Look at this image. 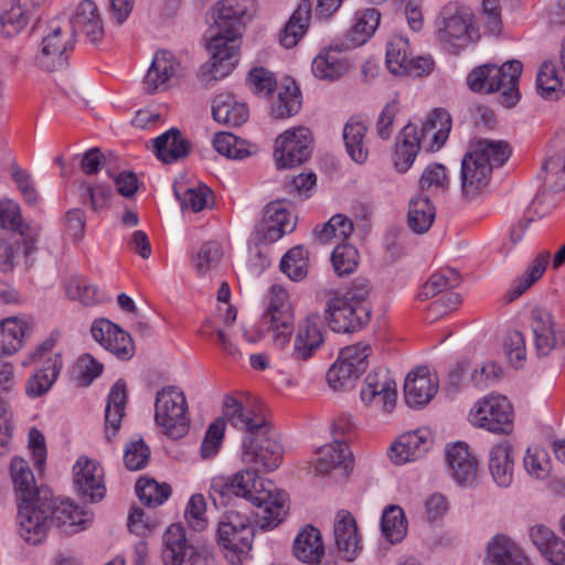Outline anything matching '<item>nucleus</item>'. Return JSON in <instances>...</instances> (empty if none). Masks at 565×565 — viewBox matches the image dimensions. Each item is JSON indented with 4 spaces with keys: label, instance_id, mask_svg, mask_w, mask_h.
Returning a JSON list of instances; mask_svg holds the SVG:
<instances>
[{
    "label": "nucleus",
    "instance_id": "obj_1",
    "mask_svg": "<svg viewBox=\"0 0 565 565\" xmlns=\"http://www.w3.org/2000/svg\"><path fill=\"white\" fill-rule=\"evenodd\" d=\"M249 6L250 0H221L212 8L213 24L206 44L211 58L201 67L203 76L217 81L236 66Z\"/></svg>",
    "mask_w": 565,
    "mask_h": 565
},
{
    "label": "nucleus",
    "instance_id": "obj_2",
    "mask_svg": "<svg viewBox=\"0 0 565 565\" xmlns=\"http://www.w3.org/2000/svg\"><path fill=\"white\" fill-rule=\"evenodd\" d=\"M209 495L214 505L227 504L231 495L242 497L263 510L258 524L270 530L280 524L287 513V493L268 479L259 478L254 470L246 469L232 477H215L211 481Z\"/></svg>",
    "mask_w": 565,
    "mask_h": 565
},
{
    "label": "nucleus",
    "instance_id": "obj_3",
    "mask_svg": "<svg viewBox=\"0 0 565 565\" xmlns=\"http://www.w3.org/2000/svg\"><path fill=\"white\" fill-rule=\"evenodd\" d=\"M223 415L235 428L246 436L243 441V458L248 463L260 465L265 470L278 468L281 461V446L269 437L265 417L249 403L243 404L226 396L223 402Z\"/></svg>",
    "mask_w": 565,
    "mask_h": 565
},
{
    "label": "nucleus",
    "instance_id": "obj_4",
    "mask_svg": "<svg viewBox=\"0 0 565 565\" xmlns=\"http://www.w3.org/2000/svg\"><path fill=\"white\" fill-rule=\"evenodd\" d=\"M511 150L504 141L479 139L470 145L461 160V191L468 199L481 194L488 186L494 168L501 167Z\"/></svg>",
    "mask_w": 565,
    "mask_h": 565
},
{
    "label": "nucleus",
    "instance_id": "obj_5",
    "mask_svg": "<svg viewBox=\"0 0 565 565\" xmlns=\"http://www.w3.org/2000/svg\"><path fill=\"white\" fill-rule=\"evenodd\" d=\"M369 286L364 280H355L344 292H335L327 302L324 319L338 333L360 331L371 320Z\"/></svg>",
    "mask_w": 565,
    "mask_h": 565
},
{
    "label": "nucleus",
    "instance_id": "obj_6",
    "mask_svg": "<svg viewBox=\"0 0 565 565\" xmlns=\"http://www.w3.org/2000/svg\"><path fill=\"white\" fill-rule=\"evenodd\" d=\"M523 65L518 60H511L501 66L497 64H483L475 67L467 76L468 87L476 93L491 94L501 92L500 103L504 107H513L520 99L518 88Z\"/></svg>",
    "mask_w": 565,
    "mask_h": 565
},
{
    "label": "nucleus",
    "instance_id": "obj_7",
    "mask_svg": "<svg viewBox=\"0 0 565 565\" xmlns=\"http://www.w3.org/2000/svg\"><path fill=\"white\" fill-rule=\"evenodd\" d=\"M254 536L250 518L238 510H227L217 523L216 542L232 565H241L249 556Z\"/></svg>",
    "mask_w": 565,
    "mask_h": 565
},
{
    "label": "nucleus",
    "instance_id": "obj_8",
    "mask_svg": "<svg viewBox=\"0 0 565 565\" xmlns=\"http://www.w3.org/2000/svg\"><path fill=\"white\" fill-rule=\"evenodd\" d=\"M435 28L438 42L450 49L465 47L479 38L473 13L457 1H450L441 8Z\"/></svg>",
    "mask_w": 565,
    "mask_h": 565
},
{
    "label": "nucleus",
    "instance_id": "obj_9",
    "mask_svg": "<svg viewBox=\"0 0 565 565\" xmlns=\"http://www.w3.org/2000/svg\"><path fill=\"white\" fill-rule=\"evenodd\" d=\"M154 420L173 439L183 437L190 427L188 403L182 390L168 385L158 391L154 402Z\"/></svg>",
    "mask_w": 565,
    "mask_h": 565
},
{
    "label": "nucleus",
    "instance_id": "obj_10",
    "mask_svg": "<svg viewBox=\"0 0 565 565\" xmlns=\"http://www.w3.org/2000/svg\"><path fill=\"white\" fill-rule=\"evenodd\" d=\"M513 418V407L508 398L493 394L476 402L469 414V420L473 426L499 435L512 433Z\"/></svg>",
    "mask_w": 565,
    "mask_h": 565
},
{
    "label": "nucleus",
    "instance_id": "obj_11",
    "mask_svg": "<svg viewBox=\"0 0 565 565\" xmlns=\"http://www.w3.org/2000/svg\"><path fill=\"white\" fill-rule=\"evenodd\" d=\"M262 323L273 330L277 347L284 348L289 342L294 331V312L288 292L280 285H273L266 295Z\"/></svg>",
    "mask_w": 565,
    "mask_h": 565
},
{
    "label": "nucleus",
    "instance_id": "obj_12",
    "mask_svg": "<svg viewBox=\"0 0 565 565\" xmlns=\"http://www.w3.org/2000/svg\"><path fill=\"white\" fill-rule=\"evenodd\" d=\"M73 50V32L66 24L62 26L58 21H52L34 58L35 65L45 72L60 71L67 65L68 55Z\"/></svg>",
    "mask_w": 565,
    "mask_h": 565
},
{
    "label": "nucleus",
    "instance_id": "obj_13",
    "mask_svg": "<svg viewBox=\"0 0 565 565\" xmlns=\"http://www.w3.org/2000/svg\"><path fill=\"white\" fill-rule=\"evenodd\" d=\"M313 138L309 128L287 129L275 140L274 159L278 169H291L305 163L312 153Z\"/></svg>",
    "mask_w": 565,
    "mask_h": 565
},
{
    "label": "nucleus",
    "instance_id": "obj_14",
    "mask_svg": "<svg viewBox=\"0 0 565 565\" xmlns=\"http://www.w3.org/2000/svg\"><path fill=\"white\" fill-rule=\"evenodd\" d=\"M18 521L22 540L32 545L42 543L52 525L47 497L20 503Z\"/></svg>",
    "mask_w": 565,
    "mask_h": 565
},
{
    "label": "nucleus",
    "instance_id": "obj_15",
    "mask_svg": "<svg viewBox=\"0 0 565 565\" xmlns=\"http://www.w3.org/2000/svg\"><path fill=\"white\" fill-rule=\"evenodd\" d=\"M161 558L163 565H195L201 554L192 545L180 524H171L162 536Z\"/></svg>",
    "mask_w": 565,
    "mask_h": 565
},
{
    "label": "nucleus",
    "instance_id": "obj_16",
    "mask_svg": "<svg viewBox=\"0 0 565 565\" xmlns=\"http://www.w3.org/2000/svg\"><path fill=\"white\" fill-rule=\"evenodd\" d=\"M531 329L537 355L546 356L555 349L565 348V330L556 327L546 309H532Z\"/></svg>",
    "mask_w": 565,
    "mask_h": 565
},
{
    "label": "nucleus",
    "instance_id": "obj_17",
    "mask_svg": "<svg viewBox=\"0 0 565 565\" xmlns=\"http://www.w3.org/2000/svg\"><path fill=\"white\" fill-rule=\"evenodd\" d=\"M77 493L89 502L100 501L106 494L104 469L99 462L79 457L73 467Z\"/></svg>",
    "mask_w": 565,
    "mask_h": 565
},
{
    "label": "nucleus",
    "instance_id": "obj_18",
    "mask_svg": "<svg viewBox=\"0 0 565 565\" xmlns=\"http://www.w3.org/2000/svg\"><path fill=\"white\" fill-rule=\"evenodd\" d=\"M182 75V68L173 53L167 50L158 51L142 81L143 89L154 94L169 88L174 79Z\"/></svg>",
    "mask_w": 565,
    "mask_h": 565
},
{
    "label": "nucleus",
    "instance_id": "obj_19",
    "mask_svg": "<svg viewBox=\"0 0 565 565\" xmlns=\"http://www.w3.org/2000/svg\"><path fill=\"white\" fill-rule=\"evenodd\" d=\"M396 384L386 371L371 372L361 390V399L385 413L392 412L396 404Z\"/></svg>",
    "mask_w": 565,
    "mask_h": 565
},
{
    "label": "nucleus",
    "instance_id": "obj_20",
    "mask_svg": "<svg viewBox=\"0 0 565 565\" xmlns=\"http://www.w3.org/2000/svg\"><path fill=\"white\" fill-rule=\"evenodd\" d=\"M352 452L348 444L335 439L334 443L319 448L315 468L319 475L334 473L337 479H345L352 470Z\"/></svg>",
    "mask_w": 565,
    "mask_h": 565
},
{
    "label": "nucleus",
    "instance_id": "obj_21",
    "mask_svg": "<svg viewBox=\"0 0 565 565\" xmlns=\"http://www.w3.org/2000/svg\"><path fill=\"white\" fill-rule=\"evenodd\" d=\"M433 447V438L426 429L406 433L390 448V458L396 465H403L422 458Z\"/></svg>",
    "mask_w": 565,
    "mask_h": 565
},
{
    "label": "nucleus",
    "instance_id": "obj_22",
    "mask_svg": "<svg viewBox=\"0 0 565 565\" xmlns=\"http://www.w3.org/2000/svg\"><path fill=\"white\" fill-rule=\"evenodd\" d=\"M451 129V117L443 108L435 109L427 119L417 127L419 147L427 151L439 150L448 139Z\"/></svg>",
    "mask_w": 565,
    "mask_h": 565
},
{
    "label": "nucleus",
    "instance_id": "obj_23",
    "mask_svg": "<svg viewBox=\"0 0 565 565\" xmlns=\"http://www.w3.org/2000/svg\"><path fill=\"white\" fill-rule=\"evenodd\" d=\"M295 224L290 222V214L281 201L268 203L264 209L262 221L256 226V232L265 243H274L286 233L291 232Z\"/></svg>",
    "mask_w": 565,
    "mask_h": 565
},
{
    "label": "nucleus",
    "instance_id": "obj_24",
    "mask_svg": "<svg viewBox=\"0 0 565 565\" xmlns=\"http://www.w3.org/2000/svg\"><path fill=\"white\" fill-rule=\"evenodd\" d=\"M438 390L437 377L428 367L419 366L408 373L404 383L405 401L411 407H422L429 403Z\"/></svg>",
    "mask_w": 565,
    "mask_h": 565
},
{
    "label": "nucleus",
    "instance_id": "obj_25",
    "mask_svg": "<svg viewBox=\"0 0 565 565\" xmlns=\"http://www.w3.org/2000/svg\"><path fill=\"white\" fill-rule=\"evenodd\" d=\"M334 544L347 561H353L361 552V540L354 516L345 510L337 513L333 525Z\"/></svg>",
    "mask_w": 565,
    "mask_h": 565
},
{
    "label": "nucleus",
    "instance_id": "obj_26",
    "mask_svg": "<svg viewBox=\"0 0 565 565\" xmlns=\"http://www.w3.org/2000/svg\"><path fill=\"white\" fill-rule=\"evenodd\" d=\"M321 318L318 313H311L299 324L294 342L292 358L299 361L310 359L323 343Z\"/></svg>",
    "mask_w": 565,
    "mask_h": 565
},
{
    "label": "nucleus",
    "instance_id": "obj_27",
    "mask_svg": "<svg viewBox=\"0 0 565 565\" xmlns=\"http://www.w3.org/2000/svg\"><path fill=\"white\" fill-rule=\"evenodd\" d=\"M446 460L454 479L460 486H471L477 478V460L468 446L457 443L446 449Z\"/></svg>",
    "mask_w": 565,
    "mask_h": 565
},
{
    "label": "nucleus",
    "instance_id": "obj_28",
    "mask_svg": "<svg viewBox=\"0 0 565 565\" xmlns=\"http://www.w3.org/2000/svg\"><path fill=\"white\" fill-rule=\"evenodd\" d=\"M73 32H82L90 42H99L104 38V25L100 13L93 0H83L77 6L72 26L68 28Z\"/></svg>",
    "mask_w": 565,
    "mask_h": 565
},
{
    "label": "nucleus",
    "instance_id": "obj_29",
    "mask_svg": "<svg viewBox=\"0 0 565 565\" xmlns=\"http://www.w3.org/2000/svg\"><path fill=\"white\" fill-rule=\"evenodd\" d=\"M486 565L532 564L516 543L505 535H497L488 543Z\"/></svg>",
    "mask_w": 565,
    "mask_h": 565
},
{
    "label": "nucleus",
    "instance_id": "obj_30",
    "mask_svg": "<svg viewBox=\"0 0 565 565\" xmlns=\"http://www.w3.org/2000/svg\"><path fill=\"white\" fill-rule=\"evenodd\" d=\"M10 473L15 495L20 503L34 501L38 500V498H46V494H41L34 475L26 460L14 457L10 463Z\"/></svg>",
    "mask_w": 565,
    "mask_h": 565
},
{
    "label": "nucleus",
    "instance_id": "obj_31",
    "mask_svg": "<svg viewBox=\"0 0 565 565\" xmlns=\"http://www.w3.org/2000/svg\"><path fill=\"white\" fill-rule=\"evenodd\" d=\"M530 537L552 565H565V541L550 527L536 524L530 529Z\"/></svg>",
    "mask_w": 565,
    "mask_h": 565
},
{
    "label": "nucleus",
    "instance_id": "obj_32",
    "mask_svg": "<svg viewBox=\"0 0 565 565\" xmlns=\"http://www.w3.org/2000/svg\"><path fill=\"white\" fill-rule=\"evenodd\" d=\"M153 152L163 163H173L185 158L190 152V142L177 128H171L152 140Z\"/></svg>",
    "mask_w": 565,
    "mask_h": 565
},
{
    "label": "nucleus",
    "instance_id": "obj_33",
    "mask_svg": "<svg viewBox=\"0 0 565 565\" xmlns=\"http://www.w3.org/2000/svg\"><path fill=\"white\" fill-rule=\"evenodd\" d=\"M348 71L349 63L342 52L332 46L321 50L312 61V73L322 81H337Z\"/></svg>",
    "mask_w": 565,
    "mask_h": 565
},
{
    "label": "nucleus",
    "instance_id": "obj_34",
    "mask_svg": "<svg viewBox=\"0 0 565 565\" xmlns=\"http://www.w3.org/2000/svg\"><path fill=\"white\" fill-rule=\"evenodd\" d=\"M32 330V323L25 319L11 317L0 322V356L18 352L25 337Z\"/></svg>",
    "mask_w": 565,
    "mask_h": 565
},
{
    "label": "nucleus",
    "instance_id": "obj_35",
    "mask_svg": "<svg viewBox=\"0 0 565 565\" xmlns=\"http://www.w3.org/2000/svg\"><path fill=\"white\" fill-rule=\"evenodd\" d=\"M294 554L303 563L318 564L324 554L320 531L312 525H306L294 541Z\"/></svg>",
    "mask_w": 565,
    "mask_h": 565
},
{
    "label": "nucleus",
    "instance_id": "obj_36",
    "mask_svg": "<svg viewBox=\"0 0 565 565\" xmlns=\"http://www.w3.org/2000/svg\"><path fill=\"white\" fill-rule=\"evenodd\" d=\"M513 449L508 441L500 443L491 448L489 470L494 482L508 488L513 480Z\"/></svg>",
    "mask_w": 565,
    "mask_h": 565
},
{
    "label": "nucleus",
    "instance_id": "obj_37",
    "mask_svg": "<svg viewBox=\"0 0 565 565\" xmlns=\"http://www.w3.org/2000/svg\"><path fill=\"white\" fill-rule=\"evenodd\" d=\"M126 403V383L122 380H118L109 392L105 408L106 437L108 440L116 436L120 428L121 419L125 415Z\"/></svg>",
    "mask_w": 565,
    "mask_h": 565
},
{
    "label": "nucleus",
    "instance_id": "obj_38",
    "mask_svg": "<svg viewBox=\"0 0 565 565\" xmlns=\"http://www.w3.org/2000/svg\"><path fill=\"white\" fill-rule=\"evenodd\" d=\"M212 115L214 120L230 127H237L248 119V108L233 96L220 94L213 100Z\"/></svg>",
    "mask_w": 565,
    "mask_h": 565
},
{
    "label": "nucleus",
    "instance_id": "obj_39",
    "mask_svg": "<svg viewBox=\"0 0 565 565\" xmlns=\"http://www.w3.org/2000/svg\"><path fill=\"white\" fill-rule=\"evenodd\" d=\"M50 507L51 524H55L64 532H76L84 524L85 512L70 500H62L58 503L47 498Z\"/></svg>",
    "mask_w": 565,
    "mask_h": 565
},
{
    "label": "nucleus",
    "instance_id": "obj_40",
    "mask_svg": "<svg viewBox=\"0 0 565 565\" xmlns=\"http://www.w3.org/2000/svg\"><path fill=\"white\" fill-rule=\"evenodd\" d=\"M310 19L311 2L310 0H302L289 18L280 34L281 45L286 49L296 46L300 39L306 34Z\"/></svg>",
    "mask_w": 565,
    "mask_h": 565
},
{
    "label": "nucleus",
    "instance_id": "obj_41",
    "mask_svg": "<svg viewBox=\"0 0 565 565\" xmlns=\"http://www.w3.org/2000/svg\"><path fill=\"white\" fill-rule=\"evenodd\" d=\"M436 209L427 196L417 195L409 201L407 224L416 234H424L431 227Z\"/></svg>",
    "mask_w": 565,
    "mask_h": 565
},
{
    "label": "nucleus",
    "instance_id": "obj_42",
    "mask_svg": "<svg viewBox=\"0 0 565 565\" xmlns=\"http://www.w3.org/2000/svg\"><path fill=\"white\" fill-rule=\"evenodd\" d=\"M62 366L61 354L54 353V358H49L45 365H42L29 380L26 385L28 394L34 397L45 394L56 381Z\"/></svg>",
    "mask_w": 565,
    "mask_h": 565
},
{
    "label": "nucleus",
    "instance_id": "obj_43",
    "mask_svg": "<svg viewBox=\"0 0 565 565\" xmlns=\"http://www.w3.org/2000/svg\"><path fill=\"white\" fill-rule=\"evenodd\" d=\"M417 126L406 125L401 134V141L396 143L394 166L398 172H405L414 162L420 147L417 139Z\"/></svg>",
    "mask_w": 565,
    "mask_h": 565
},
{
    "label": "nucleus",
    "instance_id": "obj_44",
    "mask_svg": "<svg viewBox=\"0 0 565 565\" xmlns=\"http://www.w3.org/2000/svg\"><path fill=\"white\" fill-rule=\"evenodd\" d=\"M550 257L551 255L546 250L536 255V257L529 265L527 269L524 271L523 276L518 278L509 289L507 294L509 301H513L520 297L543 276L547 268Z\"/></svg>",
    "mask_w": 565,
    "mask_h": 565
},
{
    "label": "nucleus",
    "instance_id": "obj_45",
    "mask_svg": "<svg viewBox=\"0 0 565 565\" xmlns=\"http://www.w3.org/2000/svg\"><path fill=\"white\" fill-rule=\"evenodd\" d=\"M301 108V93L295 82L279 87L278 96L270 106L273 117L277 119L296 115Z\"/></svg>",
    "mask_w": 565,
    "mask_h": 565
},
{
    "label": "nucleus",
    "instance_id": "obj_46",
    "mask_svg": "<svg viewBox=\"0 0 565 565\" xmlns=\"http://www.w3.org/2000/svg\"><path fill=\"white\" fill-rule=\"evenodd\" d=\"M461 282L459 273L454 268H443L433 274L420 287L419 298L426 300L458 287Z\"/></svg>",
    "mask_w": 565,
    "mask_h": 565
},
{
    "label": "nucleus",
    "instance_id": "obj_47",
    "mask_svg": "<svg viewBox=\"0 0 565 565\" xmlns=\"http://www.w3.org/2000/svg\"><path fill=\"white\" fill-rule=\"evenodd\" d=\"M354 231L353 221L344 214L333 215L320 228L315 230V234L320 243L326 244L337 241L338 244H344Z\"/></svg>",
    "mask_w": 565,
    "mask_h": 565
},
{
    "label": "nucleus",
    "instance_id": "obj_48",
    "mask_svg": "<svg viewBox=\"0 0 565 565\" xmlns=\"http://www.w3.org/2000/svg\"><path fill=\"white\" fill-rule=\"evenodd\" d=\"M366 126L362 121L350 120L343 128V139L345 148L353 161L364 163L369 151L364 143Z\"/></svg>",
    "mask_w": 565,
    "mask_h": 565
},
{
    "label": "nucleus",
    "instance_id": "obj_49",
    "mask_svg": "<svg viewBox=\"0 0 565 565\" xmlns=\"http://www.w3.org/2000/svg\"><path fill=\"white\" fill-rule=\"evenodd\" d=\"M381 530L390 543L396 544L403 541L407 533V520L399 505H388L384 509Z\"/></svg>",
    "mask_w": 565,
    "mask_h": 565
},
{
    "label": "nucleus",
    "instance_id": "obj_50",
    "mask_svg": "<svg viewBox=\"0 0 565 565\" xmlns=\"http://www.w3.org/2000/svg\"><path fill=\"white\" fill-rule=\"evenodd\" d=\"M536 87L539 94L546 99H558L565 92V85L552 62L542 64L536 77Z\"/></svg>",
    "mask_w": 565,
    "mask_h": 565
},
{
    "label": "nucleus",
    "instance_id": "obj_51",
    "mask_svg": "<svg viewBox=\"0 0 565 565\" xmlns=\"http://www.w3.org/2000/svg\"><path fill=\"white\" fill-rule=\"evenodd\" d=\"M136 492L141 502L157 507L168 500L171 487L168 483H158L153 479L140 478L136 483Z\"/></svg>",
    "mask_w": 565,
    "mask_h": 565
},
{
    "label": "nucleus",
    "instance_id": "obj_52",
    "mask_svg": "<svg viewBox=\"0 0 565 565\" xmlns=\"http://www.w3.org/2000/svg\"><path fill=\"white\" fill-rule=\"evenodd\" d=\"M280 269L291 280L300 281L308 274L307 252L302 246L290 248L280 260Z\"/></svg>",
    "mask_w": 565,
    "mask_h": 565
},
{
    "label": "nucleus",
    "instance_id": "obj_53",
    "mask_svg": "<svg viewBox=\"0 0 565 565\" xmlns=\"http://www.w3.org/2000/svg\"><path fill=\"white\" fill-rule=\"evenodd\" d=\"M214 149L228 159H244L250 154L245 140L231 132H217L213 138Z\"/></svg>",
    "mask_w": 565,
    "mask_h": 565
},
{
    "label": "nucleus",
    "instance_id": "obj_54",
    "mask_svg": "<svg viewBox=\"0 0 565 565\" xmlns=\"http://www.w3.org/2000/svg\"><path fill=\"white\" fill-rule=\"evenodd\" d=\"M65 291L68 298L78 300L85 306L95 305L102 300L96 286L79 276H73L66 281Z\"/></svg>",
    "mask_w": 565,
    "mask_h": 565
},
{
    "label": "nucleus",
    "instance_id": "obj_55",
    "mask_svg": "<svg viewBox=\"0 0 565 565\" xmlns=\"http://www.w3.org/2000/svg\"><path fill=\"white\" fill-rule=\"evenodd\" d=\"M408 41L402 36L393 38L386 50V65L388 71L397 76L405 74L408 62Z\"/></svg>",
    "mask_w": 565,
    "mask_h": 565
},
{
    "label": "nucleus",
    "instance_id": "obj_56",
    "mask_svg": "<svg viewBox=\"0 0 565 565\" xmlns=\"http://www.w3.org/2000/svg\"><path fill=\"white\" fill-rule=\"evenodd\" d=\"M331 262L339 276L350 275L358 267L359 252L351 244H338L332 252Z\"/></svg>",
    "mask_w": 565,
    "mask_h": 565
},
{
    "label": "nucleus",
    "instance_id": "obj_57",
    "mask_svg": "<svg viewBox=\"0 0 565 565\" xmlns=\"http://www.w3.org/2000/svg\"><path fill=\"white\" fill-rule=\"evenodd\" d=\"M79 196L83 203L89 202L94 212L104 209L113 196V189L106 183H96L95 185L87 182L79 183Z\"/></svg>",
    "mask_w": 565,
    "mask_h": 565
},
{
    "label": "nucleus",
    "instance_id": "obj_58",
    "mask_svg": "<svg viewBox=\"0 0 565 565\" xmlns=\"http://www.w3.org/2000/svg\"><path fill=\"white\" fill-rule=\"evenodd\" d=\"M221 258V245L215 241H210L204 243L200 249L192 255V263L200 275H205L217 266Z\"/></svg>",
    "mask_w": 565,
    "mask_h": 565
},
{
    "label": "nucleus",
    "instance_id": "obj_59",
    "mask_svg": "<svg viewBox=\"0 0 565 565\" xmlns=\"http://www.w3.org/2000/svg\"><path fill=\"white\" fill-rule=\"evenodd\" d=\"M523 465L527 473L539 480L547 478L551 471L548 454L540 447L527 448Z\"/></svg>",
    "mask_w": 565,
    "mask_h": 565
},
{
    "label": "nucleus",
    "instance_id": "obj_60",
    "mask_svg": "<svg viewBox=\"0 0 565 565\" xmlns=\"http://www.w3.org/2000/svg\"><path fill=\"white\" fill-rule=\"evenodd\" d=\"M31 17L32 14L25 12L20 6L13 2L11 8L4 11L0 17L2 33L6 36L18 34L26 26Z\"/></svg>",
    "mask_w": 565,
    "mask_h": 565
},
{
    "label": "nucleus",
    "instance_id": "obj_61",
    "mask_svg": "<svg viewBox=\"0 0 565 565\" xmlns=\"http://www.w3.org/2000/svg\"><path fill=\"white\" fill-rule=\"evenodd\" d=\"M546 172L545 182L554 192L565 190V156L557 154L546 159L542 166Z\"/></svg>",
    "mask_w": 565,
    "mask_h": 565
},
{
    "label": "nucleus",
    "instance_id": "obj_62",
    "mask_svg": "<svg viewBox=\"0 0 565 565\" xmlns=\"http://www.w3.org/2000/svg\"><path fill=\"white\" fill-rule=\"evenodd\" d=\"M371 352L372 348L370 344L360 342L343 348L340 352L339 359L344 361L348 365H352V369L361 375L367 367V358Z\"/></svg>",
    "mask_w": 565,
    "mask_h": 565
},
{
    "label": "nucleus",
    "instance_id": "obj_63",
    "mask_svg": "<svg viewBox=\"0 0 565 565\" xmlns=\"http://www.w3.org/2000/svg\"><path fill=\"white\" fill-rule=\"evenodd\" d=\"M206 502L202 494H193L186 505L184 518L188 525L195 532H201L207 526L205 516Z\"/></svg>",
    "mask_w": 565,
    "mask_h": 565
},
{
    "label": "nucleus",
    "instance_id": "obj_64",
    "mask_svg": "<svg viewBox=\"0 0 565 565\" xmlns=\"http://www.w3.org/2000/svg\"><path fill=\"white\" fill-rule=\"evenodd\" d=\"M359 376L360 374L352 369V365L338 359L327 372V382L333 390L347 388Z\"/></svg>",
    "mask_w": 565,
    "mask_h": 565
}]
</instances>
